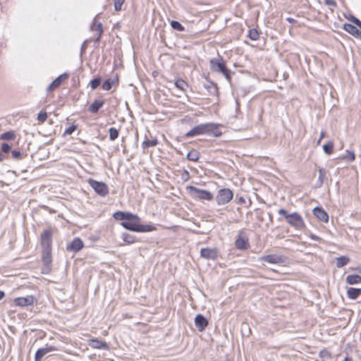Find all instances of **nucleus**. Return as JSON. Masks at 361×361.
Listing matches in <instances>:
<instances>
[{"mask_svg": "<svg viewBox=\"0 0 361 361\" xmlns=\"http://www.w3.org/2000/svg\"><path fill=\"white\" fill-rule=\"evenodd\" d=\"M114 218L116 220H121V225L128 230L145 233L150 232L155 229L152 225H142L140 224V218L132 213L125 212H117L114 214Z\"/></svg>", "mask_w": 361, "mask_h": 361, "instance_id": "1", "label": "nucleus"}, {"mask_svg": "<svg viewBox=\"0 0 361 361\" xmlns=\"http://www.w3.org/2000/svg\"><path fill=\"white\" fill-rule=\"evenodd\" d=\"M219 125L213 123H203L198 125L192 128L187 133V137H194L199 135L212 133L215 137H219L221 135V132L216 130Z\"/></svg>", "mask_w": 361, "mask_h": 361, "instance_id": "2", "label": "nucleus"}, {"mask_svg": "<svg viewBox=\"0 0 361 361\" xmlns=\"http://www.w3.org/2000/svg\"><path fill=\"white\" fill-rule=\"evenodd\" d=\"M51 229L45 230L41 235V243L43 249L42 257L46 262H49L51 259Z\"/></svg>", "mask_w": 361, "mask_h": 361, "instance_id": "3", "label": "nucleus"}, {"mask_svg": "<svg viewBox=\"0 0 361 361\" xmlns=\"http://www.w3.org/2000/svg\"><path fill=\"white\" fill-rule=\"evenodd\" d=\"M279 214L283 215L286 218L287 222L295 228L300 230L305 227V224L299 214L295 212L289 214L283 209H280L279 210Z\"/></svg>", "mask_w": 361, "mask_h": 361, "instance_id": "4", "label": "nucleus"}, {"mask_svg": "<svg viewBox=\"0 0 361 361\" xmlns=\"http://www.w3.org/2000/svg\"><path fill=\"white\" fill-rule=\"evenodd\" d=\"M187 193L192 199L210 201L213 199V195L208 190L200 189L195 186L188 185L185 188Z\"/></svg>", "mask_w": 361, "mask_h": 361, "instance_id": "5", "label": "nucleus"}, {"mask_svg": "<svg viewBox=\"0 0 361 361\" xmlns=\"http://www.w3.org/2000/svg\"><path fill=\"white\" fill-rule=\"evenodd\" d=\"M210 68L214 72L222 73L228 80H231L230 71L226 68L225 61L221 58L212 59Z\"/></svg>", "mask_w": 361, "mask_h": 361, "instance_id": "6", "label": "nucleus"}, {"mask_svg": "<svg viewBox=\"0 0 361 361\" xmlns=\"http://www.w3.org/2000/svg\"><path fill=\"white\" fill-rule=\"evenodd\" d=\"M233 197V193L230 189L223 188L218 190L216 201L218 205H224L228 203Z\"/></svg>", "mask_w": 361, "mask_h": 361, "instance_id": "7", "label": "nucleus"}, {"mask_svg": "<svg viewBox=\"0 0 361 361\" xmlns=\"http://www.w3.org/2000/svg\"><path fill=\"white\" fill-rule=\"evenodd\" d=\"M88 183L94 190L99 195L105 196L108 193V187L105 183L98 182L92 179H90Z\"/></svg>", "mask_w": 361, "mask_h": 361, "instance_id": "8", "label": "nucleus"}, {"mask_svg": "<svg viewBox=\"0 0 361 361\" xmlns=\"http://www.w3.org/2000/svg\"><path fill=\"white\" fill-rule=\"evenodd\" d=\"M36 299L32 295H27L25 297H19L13 300V304L18 307H27L34 305Z\"/></svg>", "mask_w": 361, "mask_h": 361, "instance_id": "9", "label": "nucleus"}, {"mask_svg": "<svg viewBox=\"0 0 361 361\" xmlns=\"http://www.w3.org/2000/svg\"><path fill=\"white\" fill-rule=\"evenodd\" d=\"M235 247L239 250H246L250 247L249 238L244 232H240L235 241Z\"/></svg>", "mask_w": 361, "mask_h": 361, "instance_id": "10", "label": "nucleus"}, {"mask_svg": "<svg viewBox=\"0 0 361 361\" xmlns=\"http://www.w3.org/2000/svg\"><path fill=\"white\" fill-rule=\"evenodd\" d=\"M218 254L216 248H202L200 251V256L206 259L214 260L217 258Z\"/></svg>", "mask_w": 361, "mask_h": 361, "instance_id": "11", "label": "nucleus"}, {"mask_svg": "<svg viewBox=\"0 0 361 361\" xmlns=\"http://www.w3.org/2000/svg\"><path fill=\"white\" fill-rule=\"evenodd\" d=\"M195 324L198 331L202 332L207 326L208 321L203 315L199 314L195 318Z\"/></svg>", "mask_w": 361, "mask_h": 361, "instance_id": "12", "label": "nucleus"}, {"mask_svg": "<svg viewBox=\"0 0 361 361\" xmlns=\"http://www.w3.org/2000/svg\"><path fill=\"white\" fill-rule=\"evenodd\" d=\"M343 29L356 38H361V31L354 25L345 23L343 26Z\"/></svg>", "mask_w": 361, "mask_h": 361, "instance_id": "13", "label": "nucleus"}, {"mask_svg": "<svg viewBox=\"0 0 361 361\" xmlns=\"http://www.w3.org/2000/svg\"><path fill=\"white\" fill-rule=\"evenodd\" d=\"M259 261L267 262L270 264H280L283 262V259L281 256L276 255H269L266 256L261 257L259 258Z\"/></svg>", "mask_w": 361, "mask_h": 361, "instance_id": "14", "label": "nucleus"}, {"mask_svg": "<svg viewBox=\"0 0 361 361\" xmlns=\"http://www.w3.org/2000/svg\"><path fill=\"white\" fill-rule=\"evenodd\" d=\"M313 214L321 221L327 223L329 221L328 214L321 207H317L313 209Z\"/></svg>", "mask_w": 361, "mask_h": 361, "instance_id": "15", "label": "nucleus"}, {"mask_svg": "<svg viewBox=\"0 0 361 361\" xmlns=\"http://www.w3.org/2000/svg\"><path fill=\"white\" fill-rule=\"evenodd\" d=\"M82 247V241L80 238H75L69 245H68L67 250L76 252L80 251Z\"/></svg>", "mask_w": 361, "mask_h": 361, "instance_id": "16", "label": "nucleus"}, {"mask_svg": "<svg viewBox=\"0 0 361 361\" xmlns=\"http://www.w3.org/2000/svg\"><path fill=\"white\" fill-rule=\"evenodd\" d=\"M68 78L66 73H63L57 77L47 87L48 91H51L61 85L62 82Z\"/></svg>", "mask_w": 361, "mask_h": 361, "instance_id": "17", "label": "nucleus"}, {"mask_svg": "<svg viewBox=\"0 0 361 361\" xmlns=\"http://www.w3.org/2000/svg\"><path fill=\"white\" fill-rule=\"evenodd\" d=\"M118 75H115L112 78H109L106 80L102 84V89L106 91L110 90L113 86H115L118 84Z\"/></svg>", "mask_w": 361, "mask_h": 361, "instance_id": "18", "label": "nucleus"}, {"mask_svg": "<svg viewBox=\"0 0 361 361\" xmlns=\"http://www.w3.org/2000/svg\"><path fill=\"white\" fill-rule=\"evenodd\" d=\"M54 349L51 347L49 348H43L39 349L35 354V360H39L43 356H44L47 353L53 351Z\"/></svg>", "mask_w": 361, "mask_h": 361, "instance_id": "19", "label": "nucleus"}, {"mask_svg": "<svg viewBox=\"0 0 361 361\" xmlns=\"http://www.w3.org/2000/svg\"><path fill=\"white\" fill-rule=\"evenodd\" d=\"M346 282L348 284H357L361 282V276L357 274L348 275L346 277Z\"/></svg>", "mask_w": 361, "mask_h": 361, "instance_id": "20", "label": "nucleus"}, {"mask_svg": "<svg viewBox=\"0 0 361 361\" xmlns=\"http://www.w3.org/2000/svg\"><path fill=\"white\" fill-rule=\"evenodd\" d=\"M361 293V289L350 288L347 290V295L350 299L357 298Z\"/></svg>", "mask_w": 361, "mask_h": 361, "instance_id": "21", "label": "nucleus"}, {"mask_svg": "<svg viewBox=\"0 0 361 361\" xmlns=\"http://www.w3.org/2000/svg\"><path fill=\"white\" fill-rule=\"evenodd\" d=\"M341 159L348 162H352L355 160V155L353 151L347 149L345 150V154L341 156Z\"/></svg>", "mask_w": 361, "mask_h": 361, "instance_id": "22", "label": "nucleus"}, {"mask_svg": "<svg viewBox=\"0 0 361 361\" xmlns=\"http://www.w3.org/2000/svg\"><path fill=\"white\" fill-rule=\"evenodd\" d=\"M104 104V102L102 100L94 101L89 107V110L91 112H97Z\"/></svg>", "mask_w": 361, "mask_h": 361, "instance_id": "23", "label": "nucleus"}, {"mask_svg": "<svg viewBox=\"0 0 361 361\" xmlns=\"http://www.w3.org/2000/svg\"><path fill=\"white\" fill-rule=\"evenodd\" d=\"M90 345L94 348H106L107 345L99 340L93 339L90 341Z\"/></svg>", "mask_w": 361, "mask_h": 361, "instance_id": "24", "label": "nucleus"}, {"mask_svg": "<svg viewBox=\"0 0 361 361\" xmlns=\"http://www.w3.org/2000/svg\"><path fill=\"white\" fill-rule=\"evenodd\" d=\"M91 29L92 30H96L99 33V36L97 37V39H99V37L101 36L102 33V25L101 23L97 21L95 19L93 21V23L91 26Z\"/></svg>", "mask_w": 361, "mask_h": 361, "instance_id": "25", "label": "nucleus"}, {"mask_svg": "<svg viewBox=\"0 0 361 361\" xmlns=\"http://www.w3.org/2000/svg\"><path fill=\"white\" fill-rule=\"evenodd\" d=\"M350 261V259L345 256H341L340 257L336 258V266L338 267H343L346 265Z\"/></svg>", "mask_w": 361, "mask_h": 361, "instance_id": "26", "label": "nucleus"}, {"mask_svg": "<svg viewBox=\"0 0 361 361\" xmlns=\"http://www.w3.org/2000/svg\"><path fill=\"white\" fill-rule=\"evenodd\" d=\"M323 150L325 154H331L334 151V143L331 141H329L323 145Z\"/></svg>", "mask_w": 361, "mask_h": 361, "instance_id": "27", "label": "nucleus"}, {"mask_svg": "<svg viewBox=\"0 0 361 361\" xmlns=\"http://www.w3.org/2000/svg\"><path fill=\"white\" fill-rule=\"evenodd\" d=\"M122 238L128 244H132L136 241L135 237L128 233H123Z\"/></svg>", "mask_w": 361, "mask_h": 361, "instance_id": "28", "label": "nucleus"}, {"mask_svg": "<svg viewBox=\"0 0 361 361\" xmlns=\"http://www.w3.org/2000/svg\"><path fill=\"white\" fill-rule=\"evenodd\" d=\"M318 172H319L318 186L320 187L324 183V176H325L326 171L324 169L320 168V169H319Z\"/></svg>", "mask_w": 361, "mask_h": 361, "instance_id": "29", "label": "nucleus"}, {"mask_svg": "<svg viewBox=\"0 0 361 361\" xmlns=\"http://www.w3.org/2000/svg\"><path fill=\"white\" fill-rule=\"evenodd\" d=\"M175 85L180 90H184L188 86L187 83L183 80H177L175 82Z\"/></svg>", "mask_w": 361, "mask_h": 361, "instance_id": "30", "label": "nucleus"}, {"mask_svg": "<svg viewBox=\"0 0 361 361\" xmlns=\"http://www.w3.org/2000/svg\"><path fill=\"white\" fill-rule=\"evenodd\" d=\"M118 137V130L115 128L109 129V137L111 140H116Z\"/></svg>", "mask_w": 361, "mask_h": 361, "instance_id": "31", "label": "nucleus"}, {"mask_svg": "<svg viewBox=\"0 0 361 361\" xmlns=\"http://www.w3.org/2000/svg\"><path fill=\"white\" fill-rule=\"evenodd\" d=\"M47 118V114L45 111H40L37 116V121L39 123H44Z\"/></svg>", "mask_w": 361, "mask_h": 361, "instance_id": "32", "label": "nucleus"}, {"mask_svg": "<svg viewBox=\"0 0 361 361\" xmlns=\"http://www.w3.org/2000/svg\"><path fill=\"white\" fill-rule=\"evenodd\" d=\"M171 25L175 30H179V31L184 30V27L178 21H175V20L171 21Z\"/></svg>", "mask_w": 361, "mask_h": 361, "instance_id": "33", "label": "nucleus"}, {"mask_svg": "<svg viewBox=\"0 0 361 361\" xmlns=\"http://www.w3.org/2000/svg\"><path fill=\"white\" fill-rule=\"evenodd\" d=\"M157 140L156 139H153L152 140H145L142 142V145L144 147H153L157 145Z\"/></svg>", "mask_w": 361, "mask_h": 361, "instance_id": "34", "label": "nucleus"}, {"mask_svg": "<svg viewBox=\"0 0 361 361\" xmlns=\"http://www.w3.org/2000/svg\"><path fill=\"white\" fill-rule=\"evenodd\" d=\"M14 138V134L11 132H6L1 135L2 140H12Z\"/></svg>", "mask_w": 361, "mask_h": 361, "instance_id": "35", "label": "nucleus"}, {"mask_svg": "<svg viewBox=\"0 0 361 361\" xmlns=\"http://www.w3.org/2000/svg\"><path fill=\"white\" fill-rule=\"evenodd\" d=\"M114 8L116 11H119L121 10L122 6L123 4L124 0H114Z\"/></svg>", "mask_w": 361, "mask_h": 361, "instance_id": "36", "label": "nucleus"}, {"mask_svg": "<svg viewBox=\"0 0 361 361\" xmlns=\"http://www.w3.org/2000/svg\"><path fill=\"white\" fill-rule=\"evenodd\" d=\"M347 19L350 20L352 23H353L357 27H359L361 28V21L357 19V18L350 16L349 17H347Z\"/></svg>", "mask_w": 361, "mask_h": 361, "instance_id": "37", "label": "nucleus"}, {"mask_svg": "<svg viewBox=\"0 0 361 361\" xmlns=\"http://www.w3.org/2000/svg\"><path fill=\"white\" fill-rule=\"evenodd\" d=\"M101 83L100 78H95L90 82V86L92 90L96 89Z\"/></svg>", "mask_w": 361, "mask_h": 361, "instance_id": "38", "label": "nucleus"}, {"mask_svg": "<svg viewBox=\"0 0 361 361\" xmlns=\"http://www.w3.org/2000/svg\"><path fill=\"white\" fill-rule=\"evenodd\" d=\"M188 157L190 160L196 161L199 159V155L197 152H190L188 154Z\"/></svg>", "mask_w": 361, "mask_h": 361, "instance_id": "39", "label": "nucleus"}, {"mask_svg": "<svg viewBox=\"0 0 361 361\" xmlns=\"http://www.w3.org/2000/svg\"><path fill=\"white\" fill-rule=\"evenodd\" d=\"M249 37L252 40H256L258 39L259 34L255 30H250L249 32Z\"/></svg>", "mask_w": 361, "mask_h": 361, "instance_id": "40", "label": "nucleus"}, {"mask_svg": "<svg viewBox=\"0 0 361 361\" xmlns=\"http://www.w3.org/2000/svg\"><path fill=\"white\" fill-rule=\"evenodd\" d=\"M75 130V126H69L68 128H66L64 131V135H71Z\"/></svg>", "mask_w": 361, "mask_h": 361, "instance_id": "41", "label": "nucleus"}, {"mask_svg": "<svg viewBox=\"0 0 361 361\" xmlns=\"http://www.w3.org/2000/svg\"><path fill=\"white\" fill-rule=\"evenodd\" d=\"M10 149H11V147L9 145H8L7 143L2 144L1 150L4 152L7 153Z\"/></svg>", "mask_w": 361, "mask_h": 361, "instance_id": "42", "label": "nucleus"}, {"mask_svg": "<svg viewBox=\"0 0 361 361\" xmlns=\"http://www.w3.org/2000/svg\"><path fill=\"white\" fill-rule=\"evenodd\" d=\"M324 1H325L326 4L328 6H336V2L334 1V0H324Z\"/></svg>", "mask_w": 361, "mask_h": 361, "instance_id": "43", "label": "nucleus"}, {"mask_svg": "<svg viewBox=\"0 0 361 361\" xmlns=\"http://www.w3.org/2000/svg\"><path fill=\"white\" fill-rule=\"evenodd\" d=\"M325 134H326L325 131L323 130V131L321 132L320 137H319V140L317 142V145L320 144L321 140L325 137Z\"/></svg>", "mask_w": 361, "mask_h": 361, "instance_id": "44", "label": "nucleus"}, {"mask_svg": "<svg viewBox=\"0 0 361 361\" xmlns=\"http://www.w3.org/2000/svg\"><path fill=\"white\" fill-rule=\"evenodd\" d=\"M310 238L314 240H321L322 239L316 235L310 234Z\"/></svg>", "mask_w": 361, "mask_h": 361, "instance_id": "45", "label": "nucleus"}, {"mask_svg": "<svg viewBox=\"0 0 361 361\" xmlns=\"http://www.w3.org/2000/svg\"><path fill=\"white\" fill-rule=\"evenodd\" d=\"M12 154L14 157H18L20 156V152L14 150L12 152Z\"/></svg>", "mask_w": 361, "mask_h": 361, "instance_id": "46", "label": "nucleus"}, {"mask_svg": "<svg viewBox=\"0 0 361 361\" xmlns=\"http://www.w3.org/2000/svg\"><path fill=\"white\" fill-rule=\"evenodd\" d=\"M5 293L0 290V300L4 297Z\"/></svg>", "mask_w": 361, "mask_h": 361, "instance_id": "47", "label": "nucleus"}, {"mask_svg": "<svg viewBox=\"0 0 361 361\" xmlns=\"http://www.w3.org/2000/svg\"><path fill=\"white\" fill-rule=\"evenodd\" d=\"M343 361H352V359L350 357H346Z\"/></svg>", "mask_w": 361, "mask_h": 361, "instance_id": "48", "label": "nucleus"}]
</instances>
